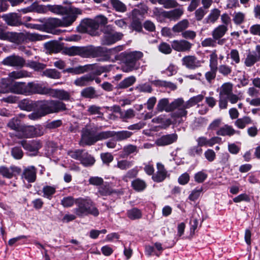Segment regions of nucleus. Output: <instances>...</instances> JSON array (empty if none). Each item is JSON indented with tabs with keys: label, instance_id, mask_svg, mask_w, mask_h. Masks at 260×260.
I'll return each instance as SVG.
<instances>
[{
	"label": "nucleus",
	"instance_id": "f257e3e1",
	"mask_svg": "<svg viewBox=\"0 0 260 260\" xmlns=\"http://www.w3.org/2000/svg\"><path fill=\"white\" fill-rule=\"evenodd\" d=\"M64 55L69 56L79 55L82 57H101L103 60H109L107 48L93 46H71L66 47L63 50Z\"/></svg>",
	"mask_w": 260,
	"mask_h": 260
},
{
	"label": "nucleus",
	"instance_id": "f03ea898",
	"mask_svg": "<svg viewBox=\"0 0 260 260\" xmlns=\"http://www.w3.org/2000/svg\"><path fill=\"white\" fill-rule=\"evenodd\" d=\"M37 104V110L28 115L30 120H38L48 114L58 113L66 109V105L57 100L38 101Z\"/></svg>",
	"mask_w": 260,
	"mask_h": 260
},
{
	"label": "nucleus",
	"instance_id": "7ed1b4c3",
	"mask_svg": "<svg viewBox=\"0 0 260 260\" xmlns=\"http://www.w3.org/2000/svg\"><path fill=\"white\" fill-rule=\"evenodd\" d=\"M76 205L77 206V208L74 209V212L79 216L89 214L97 216L99 214V210L89 199L79 198L76 199Z\"/></svg>",
	"mask_w": 260,
	"mask_h": 260
},
{
	"label": "nucleus",
	"instance_id": "20e7f679",
	"mask_svg": "<svg viewBox=\"0 0 260 260\" xmlns=\"http://www.w3.org/2000/svg\"><path fill=\"white\" fill-rule=\"evenodd\" d=\"M103 33L101 43L104 45H111L120 40L123 36L121 32H114L113 27L110 25L104 27Z\"/></svg>",
	"mask_w": 260,
	"mask_h": 260
},
{
	"label": "nucleus",
	"instance_id": "39448f33",
	"mask_svg": "<svg viewBox=\"0 0 260 260\" xmlns=\"http://www.w3.org/2000/svg\"><path fill=\"white\" fill-rule=\"evenodd\" d=\"M44 133L39 126L22 124L19 130L15 133V136L19 139H27L41 136Z\"/></svg>",
	"mask_w": 260,
	"mask_h": 260
},
{
	"label": "nucleus",
	"instance_id": "423d86ee",
	"mask_svg": "<svg viewBox=\"0 0 260 260\" xmlns=\"http://www.w3.org/2000/svg\"><path fill=\"white\" fill-rule=\"evenodd\" d=\"M39 21L45 23V26L49 28L57 27H67L70 26L75 21V16H64L62 19L55 18H50L46 21L43 19H39Z\"/></svg>",
	"mask_w": 260,
	"mask_h": 260
},
{
	"label": "nucleus",
	"instance_id": "0eeeda50",
	"mask_svg": "<svg viewBox=\"0 0 260 260\" xmlns=\"http://www.w3.org/2000/svg\"><path fill=\"white\" fill-rule=\"evenodd\" d=\"M48 9L51 12L60 15H66L65 16H75V20L78 15L82 13V11L73 7H63L61 5H49Z\"/></svg>",
	"mask_w": 260,
	"mask_h": 260
},
{
	"label": "nucleus",
	"instance_id": "6e6552de",
	"mask_svg": "<svg viewBox=\"0 0 260 260\" xmlns=\"http://www.w3.org/2000/svg\"><path fill=\"white\" fill-rule=\"evenodd\" d=\"M185 103L181 98L176 99L170 103L171 111L177 109L176 112L172 114V117L179 118L186 116L187 111L186 110V108L184 107Z\"/></svg>",
	"mask_w": 260,
	"mask_h": 260
},
{
	"label": "nucleus",
	"instance_id": "1a4fd4ad",
	"mask_svg": "<svg viewBox=\"0 0 260 260\" xmlns=\"http://www.w3.org/2000/svg\"><path fill=\"white\" fill-rule=\"evenodd\" d=\"M2 63L6 66L22 68L25 64V60L20 56L13 54L5 58Z\"/></svg>",
	"mask_w": 260,
	"mask_h": 260
},
{
	"label": "nucleus",
	"instance_id": "9d476101",
	"mask_svg": "<svg viewBox=\"0 0 260 260\" xmlns=\"http://www.w3.org/2000/svg\"><path fill=\"white\" fill-rule=\"evenodd\" d=\"M31 74L25 70H17L12 71L8 74V77L7 78H2L1 79V83L3 85H5L6 87L9 86L8 81L9 80H14L24 78L30 77Z\"/></svg>",
	"mask_w": 260,
	"mask_h": 260
},
{
	"label": "nucleus",
	"instance_id": "9b49d317",
	"mask_svg": "<svg viewBox=\"0 0 260 260\" xmlns=\"http://www.w3.org/2000/svg\"><path fill=\"white\" fill-rule=\"evenodd\" d=\"M203 62L194 55H186L182 59V65L187 69L195 70L201 67Z\"/></svg>",
	"mask_w": 260,
	"mask_h": 260
},
{
	"label": "nucleus",
	"instance_id": "f8f14e48",
	"mask_svg": "<svg viewBox=\"0 0 260 260\" xmlns=\"http://www.w3.org/2000/svg\"><path fill=\"white\" fill-rule=\"evenodd\" d=\"M49 88L44 87L41 84L33 82L27 84V95L33 93L47 95Z\"/></svg>",
	"mask_w": 260,
	"mask_h": 260
},
{
	"label": "nucleus",
	"instance_id": "ddd939ff",
	"mask_svg": "<svg viewBox=\"0 0 260 260\" xmlns=\"http://www.w3.org/2000/svg\"><path fill=\"white\" fill-rule=\"evenodd\" d=\"M192 44L185 40H174L171 42L172 48L178 52L189 51Z\"/></svg>",
	"mask_w": 260,
	"mask_h": 260
},
{
	"label": "nucleus",
	"instance_id": "4468645a",
	"mask_svg": "<svg viewBox=\"0 0 260 260\" xmlns=\"http://www.w3.org/2000/svg\"><path fill=\"white\" fill-rule=\"evenodd\" d=\"M157 171L155 174L152 176V180L156 182H161L163 181L167 177L169 176L168 172L165 168V166L160 162H157L156 164Z\"/></svg>",
	"mask_w": 260,
	"mask_h": 260
},
{
	"label": "nucleus",
	"instance_id": "2eb2a0df",
	"mask_svg": "<svg viewBox=\"0 0 260 260\" xmlns=\"http://www.w3.org/2000/svg\"><path fill=\"white\" fill-rule=\"evenodd\" d=\"M95 142V135H93L87 128H83L82 131V138L79 143L80 145L82 146L91 145Z\"/></svg>",
	"mask_w": 260,
	"mask_h": 260
},
{
	"label": "nucleus",
	"instance_id": "dca6fc26",
	"mask_svg": "<svg viewBox=\"0 0 260 260\" xmlns=\"http://www.w3.org/2000/svg\"><path fill=\"white\" fill-rule=\"evenodd\" d=\"M48 95L60 100L68 101L70 99V94L63 89H52L49 88Z\"/></svg>",
	"mask_w": 260,
	"mask_h": 260
},
{
	"label": "nucleus",
	"instance_id": "f3484780",
	"mask_svg": "<svg viewBox=\"0 0 260 260\" xmlns=\"http://www.w3.org/2000/svg\"><path fill=\"white\" fill-rule=\"evenodd\" d=\"M177 138L178 136L176 134L164 135L157 139L155 141V143L159 146H166L176 142Z\"/></svg>",
	"mask_w": 260,
	"mask_h": 260
},
{
	"label": "nucleus",
	"instance_id": "a211bd4d",
	"mask_svg": "<svg viewBox=\"0 0 260 260\" xmlns=\"http://www.w3.org/2000/svg\"><path fill=\"white\" fill-rule=\"evenodd\" d=\"M4 40L18 44L25 40V36L24 33L7 32Z\"/></svg>",
	"mask_w": 260,
	"mask_h": 260
},
{
	"label": "nucleus",
	"instance_id": "6ab92c4d",
	"mask_svg": "<svg viewBox=\"0 0 260 260\" xmlns=\"http://www.w3.org/2000/svg\"><path fill=\"white\" fill-rule=\"evenodd\" d=\"M11 92L27 95V84L22 82H15L12 84L9 87Z\"/></svg>",
	"mask_w": 260,
	"mask_h": 260
},
{
	"label": "nucleus",
	"instance_id": "aec40b11",
	"mask_svg": "<svg viewBox=\"0 0 260 260\" xmlns=\"http://www.w3.org/2000/svg\"><path fill=\"white\" fill-rule=\"evenodd\" d=\"M37 170L34 166H29L24 169L22 178L26 180L28 182H34L36 179Z\"/></svg>",
	"mask_w": 260,
	"mask_h": 260
},
{
	"label": "nucleus",
	"instance_id": "412c9836",
	"mask_svg": "<svg viewBox=\"0 0 260 260\" xmlns=\"http://www.w3.org/2000/svg\"><path fill=\"white\" fill-rule=\"evenodd\" d=\"M19 144L26 150L36 153L41 147V144L39 141H32L27 142L26 140H22Z\"/></svg>",
	"mask_w": 260,
	"mask_h": 260
},
{
	"label": "nucleus",
	"instance_id": "4be33fe9",
	"mask_svg": "<svg viewBox=\"0 0 260 260\" xmlns=\"http://www.w3.org/2000/svg\"><path fill=\"white\" fill-rule=\"evenodd\" d=\"M46 49L50 53H56L60 52L62 50V53H63V50L65 48L62 49L61 45L57 41H52L46 43L44 45Z\"/></svg>",
	"mask_w": 260,
	"mask_h": 260
},
{
	"label": "nucleus",
	"instance_id": "5701e85b",
	"mask_svg": "<svg viewBox=\"0 0 260 260\" xmlns=\"http://www.w3.org/2000/svg\"><path fill=\"white\" fill-rule=\"evenodd\" d=\"M184 13V10L182 7H179L173 10L165 12V17L171 20L176 21L180 18Z\"/></svg>",
	"mask_w": 260,
	"mask_h": 260
},
{
	"label": "nucleus",
	"instance_id": "b1692460",
	"mask_svg": "<svg viewBox=\"0 0 260 260\" xmlns=\"http://www.w3.org/2000/svg\"><path fill=\"white\" fill-rule=\"evenodd\" d=\"M92 79L89 73L76 78L74 81V84L79 87L86 86L90 84Z\"/></svg>",
	"mask_w": 260,
	"mask_h": 260
},
{
	"label": "nucleus",
	"instance_id": "393cba45",
	"mask_svg": "<svg viewBox=\"0 0 260 260\" xmlns=\"http://www.w3.org/2000/svg\"><path fill=\"white\" fill-rule=\"evenodd\" d=\"M37 102H33L28 99L21 100L18 104V107L23 110L31 111L35 109L37 110Z\"/></svg>",
	"mask_w": 260,
	"mask_h": 260
},
{
	"label": "nucleus",
	"instance_id": "a878e982",
	"mask_svg": "<svg viewBox=\"0 0 260 260\" xmlns=\"http://www.w3.org/2000/svg\"><path fill=\"white\" fill-rule=\"evenodd\" d=\"M239 131L235 130L232 126L225 124L220 127L217 132L216 134L221 136L231 137L235 134L239 133Z\"/></svg>",
	"mask_w": 260,
	"mask_h": 260
},
{
	"label": "nucleus",
	"instance_id": "bb28decb",
	"mask_svg": "<svg viewBox=\"0 0 260 260\" xmlns=\"http://www.w3.org/2000/svg\"><path fill=\"white\" fill-rule=\"evenodd\" d=\"M18 172V169L15 167H0V174L8 179L12 178L15 175V173Z\"/></svg>",
	"mask_w": 260,
	"mask_h": 260
},
{
	"label": "nucleus",
	"instance_id": "cd10ccee",
	"mask_svg": "<svg viewBox=\"0 0 260 260\" xmlns=\"http://www.w3.org/2000/svg\"><path fill=\"white\" fill-rule=\"evenodd\" d=\"M228 31V27L224 25H219L212 31V36L215 40H219L223 37Z\"/></svg>",
	"mask_w": 260,
	"mask_h": 260
},
{
	"label": "nucleus",
	"instance_id": "c85d7f7f",
	"mask_svg": "<svg viewBox=\"0 0 260 260\" xmlns=\"http://www.w3.org/2000/svg\"><path fill=\"white\" fill-rule=\"evenodd\" d=\"M155 110L157 112H161L164 111L169 112H171L170 104L169 99L164 98L159 100L156 105Z\"/></svg>",
	"mask_w": 260,
	"mask_h": 260
},
{
	"label": "nucleus",
	"instance_id": "c756f323",
	"mask_svg": "<svg viewBox=\"0 0 260 260\" xmlns=\"http://www.w3.org/2000/svg\"><path fill=\"white\" fill-rule=\"evenodd\" d=\"M143 56L142 53L139 51H136L128 53L126 55L124 61L135 66H139L138 64L137 61Z\"/></svg>",
	"mask_w": 260,
	"mask_h": 260
},
{
	"label": "nucleus",
	"instance_id": "7c9ffc66",
	"mask_svg": "<svg viewBox=\"0 0 260 260\" xmlns=\"http://www.w3.org/2000/svg\"><path fill=\"white\" fill-rule=\"evenodd\" d=\"M220 15V11L217 9L212 10L203 21L204 23H214L219 18Z\"/></svg>",
	"mask_w": 260,
	"mask_h": 260
},
{
	"label": "nucleus",
	"instance_id": "2f4dec72",
	"mask_svg": "<svg viewBox=\"0 0 260 260\" xmlns=\"http://www.w3.org/2000/svg\"><path fill=\"white\" fill-rule=\"evenodd\" d=\"M189 25V23L188 20L187 19H183L176 24L172 27V30L175 33L182 32L188 27Z\"/></svg>",
	"mask_w": 260,
	"mask_h": 260
},
{
	"label": "nucleus",
	"instance_id": "473e14b6",
	"mask_svg": "<svg viewBox=\"0 0 260 260\" xmlns=\"http://www.w3.org/2000/svg\"><path fill=\"white\" fill-rule=\"evenodd\" d=\"M132 187L138 192L143 191L147 187V184L145 181L140 178H137L132 181Z\"/></svg>",
	"mask_w": 260,
	"mask_h": 260
},
{
	"label": "nucleus",
	"instance_id": "72a5a7b5",
	"mask_svg": "<svg viewBox=\"0 0 260 260\" xmlns=\"http://www.w3.org/2000/svg\"><path fill=\"white\" fill-rule=\"evenodd\" d=\"M233 92V85L230 83H225L220 87L219 97L227 98Z\"/></svg>",
	"mask_w": 260,
	"mask_h": 260
},
{
	"label": "nucleus",
	"instance_id": "f704fd0d",
	"mask_svg": "<svg viewBox=\"0 0 260 260\" xmlns=\"http://www.w3.org/2000/svg\"><path fill=\"white\" fill-rule=\"evenodd\" d=\"M136 81L135 77L133 76H129L127 78H125L124 80L121 81L117 85L116 88L117 89H124L126 88L131 85H132Z\"/></svg>",
	"mask_w": 260,
	"mask_h": 260
},
{
	"label": "nucleus",
	"instance_id": "c9c22d12",
	"mask_svg": "<svg viewBox=\"0 0 260 260\" xmlns=\"http://www.w3.org/2000/svg\"><path fill=\"white\" fill-rule=\"evenodd\" d=\"M110 4L116 11L124 13L126 11V5L119 0H110Z\"/></svg>",
	"mask_w": 260,
	"mask_h": 260
},
{
	"label": "nucleus",
	"instance_id": "e433bc0d",
	"mask_svg": "<svg viewBox=\"0 0 260 260\" xmlns=\"http://www.w3.org/2000/svg\"><path fill=\"white\" fill-rule=\"evenodd\" d=\"M7 24L11 26H18L22 24L20 17L16 13H13L6 17Z\"/></svg>",
	"mask_w": 260,
	"mask_h": 260
},
{
	"label": "nucleus",
	"instance_id": "4c0bfd02",
	"mask_svg": "<svg viewBox=\"0 0 260 260\" xmlns=\"http://www.w3.org/2000/svg\"><path fill=\"white\" fill-rule=\"evenodd\" d=\"M252 120L248 116H244L242 118L237 119L235 121V125L240 129H244L248 124L252 123Z\"/></svg>",
	"mask_w": 260,
	"mask_h": 260
},
{
	"label": "nucleus",
	"instance_id": "58836bf2",
	"mask_svg": "<svg viewBox=\"0 0 260 260\" xmlns=\"http://www.w3.org/2000/svg\"><path fill=\"white\" fill-rule=\"evenodd\" d=\"M204 99V95L202 94H199L198 95L193 96L189 99L184 105L185 108L189 109L190 107L196 105L200 102L202 101Z\"/></svg>",
	"mask_w": 260,
	"mask_h": 260
},
{
	"label": "nucleus",
	"instance_id": "ea45409f",
	"mask_svg": "<svg viewBox=\"0 0 260 260\" xmlns=\"http://www.w3.org/2000/svg\"><path fill=\"white\" fill-rule=\"evenodd\" d=\"M21 125L20 120L16 117L11 119L7 124V126L11 129L15 131V133H17Z\"/></svg>",
	"mask_w": 260,
	"mask_h": 260
},
{
	"label": "nucleus",
	"instance_id": "a19ab883",
	"mask_svg": "<svg viewBox=\"0 0 260 260\" xmlns=\"http://www.w3.org/2000/svg\"><path fill=\"white\" fill-rule=\"evenodd\" d=\"M80 162L84 166L89 167L94 164L95 159L93 156L85 152Z\"/></svg>",
	"mask_w": 260,
	"mask_h": 260
},
{
	"label": "nucleus",
	"instance_id": "79ce46f5",
	"mask_svg": "<svg viewBox=\"0 0 260 260\" xmlns=\"http://www.w3.org/2000/svg\"><path fill=\"white\" fill-rule=\"evenodd\" d=\"M95 89L91 86L86 87L81 91V95L85 98L93 99L96 96Z\"/></svg>",
	"mask_w": 260,
	"mask_h": 260
},
{
	"label": "nucleus",
	"instance_id": "37998d69",
	"mask_svg": "<svg viewBox=\"0 0 260 260\" xmlns=\"http://www.w3.org/2000/svg\"><path fill=\"white\" fill-rule=\"evenodd\" d=\"M133 135V133L127 131H122L115 132H114V137L118 141H122L129 138Z\"/></svg>",
	"mask_w": 260,
	"mask_h": 260
},
{
	"label": "nucleus",
	"instance_id": "c03bdc74",
	"mask_svg": "<svg viewBox=\"0 0 260 260\" xmlns=\"http://www.w3.org/2000/svg\"><path fill=\"white\" fill-rule=\"evenodd\" d=\"M127 216L132 220H136L141 218L142 212L138 208H134L127 211Z\"/></svg>",
	"mask_w": 260,
	"mask_h": 260
},
{
	"label": "nucleus",
	"instance_id": "a18cd8bd",
	"mask_svg": "<svg viewBox=\"0 0 260 260\" xmlns=\"http://www.w3.org/2000/svg\"><path fill=\"white\" fill-rule=\"evenodd\" d=\"M158 3L166 9L176 8L179 4L175 0H158Z\"/></svg>",
	"mask_w": 260,
	"mask_h": 260
},
{
	"label": "nucleus",
	"instance_id": "49530a36",
	"mask_svg": "<svg viewBox=\"0 0 260 260\" xmlns=\"http://www.w3.org/2000/svg\"><path fill=\"white\" fill-rule=\"evenodd\" d=\"M42 191L43 197L50 200L53 194L56 191V188L54 186L46 185L43 187Z\"/></svg>",
	"mask_w": 260,
	"mask_h": 260
},
{
	"label": "nucleus",
	"instance_id": "de8ad7c7",
	"mask_svg": "<svg viewBox=\"0 0 260 260\" xmlns=\"http://www.w3.org/2000/svg\"><path fill=\"white\" fill-rule=\"evenodd\" d=\"M114 132L112 131H105L102 132L95 135L96 142L101 141L105 139H107L111 137H114Z\"/></svg>",
	"mask_w": 260,
	"mask_h": 260
},
{
	"label": "nucleus",
	"instance_id": "09e8293b",
	"mask_svg": "<svg viewBox=\"0 0 260 260\" xmlns=\"http://www.w3.org/2000/svg\"><path fill=\"white\" fill-rule=\"evenodd\" d=\"M43 75L48 78L57 79L60 77V73L55 69H47L43 72Z\"/></svg>",
	"mask_w": 260,
	"mask_h": 260
},
{
	"label": "nucleus",
	"instance_id": "8fccbe9b",
	"mask_svg": "<svg viewBox=\"0 0 260 260\" xmlns=\"http://www.w3.org/2000/svg\"><path fill=\"white\" fill-rule=\"evenodd\" d=\"M82 24L86 28L90 27L93 29H97L99 28V25L95 19H86L82 21Z\"/></svg>",
	"mask_w": 260,
	"mask_h": 260
},
{
	"label": "nucleus",
	"instance_id": "3c124183",
	"mask_svg": "<svg viewBox=\"0 0 260 260\" xmlns=\"http://www.w3.org/2000/svg\"><path fill=\"white\" fill-rule=\"evenodd\" d=\"M26 66L34 69L36 71L43 70L46 68V65L45 64L35 61H28L27 63Z\"/></svg>",
	"mask_w": 260,
	"mask_h": 260
},
{
	"label": "nucleus",
	"instance_id": "603ef678",
	"mask_svg": "<svg viewBox=\"0 0 260 260\" xmlns=\"http://www.w3.org/2000/svg\"><path fill=\"white\" fill-rule=\"evenodd\" d=\"M245 14L242 12H235L233 15V20L236 25H240L244 22Z\"/></svg>",
	"mask_w": 260,
	"mask_h": 260
},
{
	"label": "nucleus",
	"instance_id": "864d4df0",
	"mask_svg": "<svg viewBox=\"0 0 260 260\" xmlns=\"http://www.w3.org/2000/svg\"><path fill=\"white\" fill-rule=\"evenodd\" d=\"M217 59H218V57H217V55L216 53V50H214L211 52V54L210 55V59H209L210 68L218 69Z\"/></svg>",
	"mask_w": 260,
	"mask_h": 260
},
{
	"label": "nucleus",
	"instance_id": "5fc2aeb1",
	"mask_svg": "<svg viewBox=\"0 0 260 260\" xmlns=\"http://www.w3.org/2000/svg\"><path fill=\"white\" fill-rule=\"evenodd\" d=\"M136 89L139 92L151 93L152 91L151 86L147 83L139 84L136 87Z\"/></svg>",
	"mask_w": 260,
	"mask_h": 260
},
{
	"label": "nucleus",
	"instance_id": "6e6d98bb",
	"mask_svg": "<svg viewBox=\"0 0 260 260\" xmlns=\"http://www.w3.org/2000/svg\"><path fill=\"white\" fill-rule=\"evenodd\" d=\"M203 190L202 187L195 188L191 191V193L189 195L188 199L191 201H195L200 197Z\"/></svg>",
	"mask_w": 260,
	"mask_h": 260
},
{
	"label": "nucleus",
	"instance_id": "4d7b16f0",
	"mask_svg": "<svg viewBox=\"0 0 260 260\" xmlns=\"http://www.w3.org/2000/svg\"><path fill=\"white\" fill-rule=\"evenodd\" d=\"M24 35L25 40L27 39L31 41L42 40L44 38V36L36 33L26 32L24 33Z\"/></svg>",
	"mask_w": 260,
	"mask_h": 260
},
{
	"label": "nucleus",
	"instance_id": "13d9d810",
	"mask_svg": "<svg viewBox=\"0 0 260 260\" xmlns=\"http://www.w3.org/2000/svg\"><path fill=\"white\" fill-rule=\"evenodd\" d=\"M158 50L160 52L164 54H169L172 52V48L167 43L162 42L158 46Z\"/></svg>",
	"mask_w": 260,
	"mask_h": 260
},
{
	"label": "nucleus",
	"instance_id": "bf43d9fd",
	"mask_svg": "<svg viewBox=\"0 0 260 260\" xmlns=\"http://www.w3.org/2000/svg\"><path fill=\"white\" fill-rule=\"evenodd\" d=\"M258 60L256 55L250 53L247 55L245 59V64L247 67H251Z\"/></svg>",
	"mask_w": 260,
	"mask_h": 260
},
{
	"label": "nucleus",
	"instance_id": "052dcab7",
	"mask_svg": "<svg viewBox=\"0 0 260 260\" xmlns=\"http://www.w3.org/2000/svg\"><path fill=\"white\" fill-rule=\"evenodd\" d=\"M139 68V66H135L134 64L128 63L124 61L121 67V70L125 73L130 72L133 70H137Z\"/></svg>",
	"mask_w": 260,
	"mask_h": 260
},
{
	"label": "nucleus",
	"instance_id": "680f3d73",
	"mask_svg": "<svg viewBox=\"0 0 260 260\" xmlns=\"http://www.w3.org/2000/svg\"><path fill=\"white\" fill-rule=\"evenodd\" d=\"M135 116V113L133 109H129L125 111H122L120 116L123 121L127 119H131Z\"/></svg>",
	"mask_w": 260,
	"mask_h": 260
},
{
	"label": "nucleus",
	"instance_id": "e2e57ef3",
	"mask_svg": "<svg viewBox=\"0 0 260 260\" xmlns=\"http://www.w3.org/2000/svg\"><path fill=\"white\" fill-rule=\"evenodd\" d=\"M85 151L83 150H76L68 152V154L73 158L81 161Z\"/></svg>",
	"mask_w": 260,
	"mask_h": 260
},
{
	"label": "nucleus",
	"instance_id": "0e129e2a",
	"mask_svg": "<svg viewBox=\"0 0 260 260\" xmlns=\"http://www.w3.org/2000/svg\"><path fill=\"white\" fill-rule=\"evenodd\" d=\"M87 71V67L79 66L75 68H69L66 70L68 73H73L74 74H81L85 73Z\"/></svg>",
	"mask_w": 260,
	"mask_h": 260
},
{
	"label": "nucleus",
	"instance_id": "69168bd1",
	"mask_svg": "<svg viewBox=\"0 0 260 260\" xmlns=\"http://www.w3.org/2000/svg\"><path fill=\"white\" fill-rule=\"evenodd\" d=\"M11 152L12 156L16 159H21L23 155V151L19 147L12 148Z\"/></svg>",
	"mask_w": 260,
	"mask_h": 260
},
{
	"label": "nucleus",
	"instance_id": "338daca9",
	"mask_svg": "<svg viewBox=\"0 0 260 260\" xmlns=\"http://www.w3.org/2000/svg\"><path fill=\"white\" fill-rule=\"evenodd\" d=\"M101 107L96 105H90L88 107L87 111L90 115H102L103 114L101 111Z\"/></svg>",
	"mask_w": 260,
	"mask_h": 260
},
{
	"label": "nucleus",
	"instance_id": "774afa93",
	"mask_svg": "<svg viewBox=\"0 0 260 260\" xmlns=\"http://www.w3.org/2000/svg\"><path fill=\"white\" fill-rule=\"evenodd\" d=\"M74 203L76 204V200L70 196L64 198L61 201V205L66 208L72 206Z\"/></svg>",
	"mask_w": 260,
	"mask_h": 260
}]
</instances>
